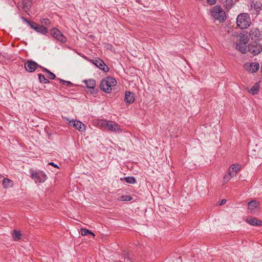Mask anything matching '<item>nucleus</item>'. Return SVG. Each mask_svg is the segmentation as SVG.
<instances>
[{
	"label": "nucleus",
	"instance_id": "obj_23",
	"mask_svg": "<svg viewBox=\"0 0 262 262\" xmlns=\"http://www.w3.org/2000/svg\"><path fill=\"white\" fill-rule=\"evenodd\" d=\"M259 90V85L258 83H255L252 88L249 91L252 95L257 94Z\"/></svg>",
	"mask_w": 262,
	"mask_h": 262
},
{
	"label": "nucleus",
	"instance_id": "obj_26",
	"mask_svg": "<svg viewBox=\"0 0 262 262\" xmlns=\"http://www.w3.org/2000/svg\"><path fill=\"white\" fill-rule=\"evenodd\" d=\"M234 176V174L232 173V171H231L230 169L228 170V174L225 175L223 178V182L224 183H227L228 182L231 178H232Z\"/></svg>",
	"mask_w": 262,
	"mask_h": 262
},
{
	"label": "nucleus",
	"instance_id": "obj_17",
	"mask_svg": "<svg viewBox=\"0 0 262 262\" xmlns=\"http://www.w3.org/2000/svg\"><path fill=\"white\" fill-rule=\"evenodd\" d=\"M23 7L22 9L25 12H28L29 11L31 6H32V1L31 0H22L21 2Z\"/></svg>",
	"mask_w": 262,
	"mask_h": 262
},
{
	"label": "nucleus",
	"instance_id": "obj_9",
	"mask_svg": "<svg viewBox=\"0 0 262 262\" xmlns=\"http://www.w3.org/2000/svg\"><path fill=\"white\" fill-rule=\"evenodd\" d=\"M247 41L245 39H241L239 41L235 44V48L240 51L242 54H246L248 52V46H247Z\"/></svg>",
	"mask_w": 262,
	"mask_h": 262
},
{
	"label": "nucleus",
	"instance_id": "obj_24",
	"mask_svg": "<svg viewBox=\"0 0 262 262\" xmlns=\"http://www.w3.org/2000/svg\"><path fill=\"white\" fill-rule=\"evenodd\" d=\"M124 180L127 183L134 184L136 183V179L134 177H126L123 178H121L120 180L122 181Z\"/></svg>",
	"mask_w": 262,
	"mask_h": 262
},
{
	"label": "nucleus",
	"instance_id": "obj_4",
	"mask_svg": "<svg viewBox=\"0 0 262 262\" xmlns=\"http://www.w3.org/2000/svg\"><path fill=\"white\" fill-rule=\"evenodd\" d=\"M248 36L253 41H260L262 40V29L258 27H253L249 29L247 33Z\"/></svg>",
	"mask_w": 262,
	"mask_h": 262
},
{
	"label": "nucleus",
	"instance_id": "obj_2",
	"mask_svg": "<svg viewBox=\"0 0 262 262\" xmlns=\"http://www.w3.org/2000/svg\"><path fill=\"white\" fill-rule=\"evenodd\" d=\"M116 84L117 81L114 78L107 77L101 81L100 89L106 93H110L112 90V88Z\"/></svg>",
	"mask_w": 262,
	"mask_h": 262
},
{
	"label": "nucleus",
	"instance_id": "obj_1",
	"mask_svg": "<svg viewBox=\"0 0 262 262\" xmlns=\"http://www.w3.org/2000/svg\"><path fill=\"white\" fill-rule=\"evenodd\" d=\"M251 24L250 15L247 13H242L236 18V25L241 29L248 28Z\"/></svg>",
	"mask_w": 262,
	"mask_h": 262
},
{
	"label": "nucleus",
	"instance_id": "obj_28",
	"mask_svg": "<svg viewBox=\"0 0 262 262\" xmlns=\"http://www.w3.org/2000/svg\"><path fill=\"white\" fill-rule=\"evenodd\" d=\"M81 234L83 236H85V235H87L88 234H91L93 236H95L94 233H93L91 231H90V230H88L86 229H84V228H81Z\"/></svg>",
	"mask_w": 262,
	"mask_h": 262
},
{
	"label": "nucleus",
	"instance_id": "obj_11",
	"mask_svg": "<svg viewBox=\"0 0 262 262\" xmlns=\"http://www.w3.org/2000/svg\"><path fill=\"white\" fill-rule=\"evenodd\" d=\"M92 62L97 67L99 68L100 70L104 72H107L109 71V68L105 64L104 61L100 58H97L95 60H92Z\"/></svg>",
	"mask_w": 262,
	"mask_h": 262
},
{
	"label": "nucleus",
	"instance_id": "obj_29",
	"mask_svg": "<svg viewBox=\"0 0 262 262\" xmlns=\"http://www.w3.org/2000/svg\"><path fill=\"white\" fill-rule=\"evenodd\" d=\"M224 4L226 6V8L228 9H230L234 5V2L233 0H225Z\"/></svg>",
	"mask_w": 262,
	"mask_h": 262
},
{
	"label": "nucleus",
	"instance_id": "obj_34",
	"mask_svg": "<svg viewBox=\"0 0 262 262\" xmlns=\"http://www.w3.org/2000/svg\"><path fill=\"white\" fill-rule=\"evenodd\" d=\"M132 199V198L131 196L128 195H125L121 196V200L122 201H129Z\"/></svg>",
	"mask_w": 262,
	"mask_h": 262
},
{
	"label": "nucleus",
	"instance_id": "obj_30",
	"mask_svg": "<svg viewBox=\"0 0 262 262\" xmlns=\"http://www.w3.org/2000/svg\"><path fill=\"white\" fill-rule=\"evenodd\" d=\"M47 72V77L49 78L50 79L53 80L55 79L56 78L55 75L50 71L49 70H46Z\"/></svg>",
	"mask_w": 262,
	"mask_h": 262
},
{
	"label": "nucleus",
	"instance_id": "obj_10",
	"mask_svg": "<svg viewBox=\"0 0 262 262\" xmlns=\"http://www.w3.org/2000/svg\"><path fill=\"white\" fill-rule=\"evenodd\" d=\"M83 82L85 84L88 89H91L90 93L91 94H96L97 93V90L95 89L96 86V80L95 79L84 80Z\"/></svg>",
	"mask_w": 262,
	"mask_h": 262
},
{
	"label": "nucleus",
	"instance_id": "obj_15",
	"mask_svg": "<svg viewBox=\"0 0 262 262\" xmlns=\"http://www.w3.org/2000/svg\"><path fill=\"white\" fill-rule=\"evenodd\" d=\"M135 101L134 94L129 91H126L125 93L124 101L126 103L131 104Z\"/></svg>",
	"mask_w": 262,
	"mask_h": 262
},
{
	"label": "nucleus",
	"instance_id": "obj_3",
	"mask_svg": "<svg viewBox=\"0 0 262 262\" xmlns=\"http://www.w3.org/2000/svg\"><path fill=\"white\" fill-rule=\"evenodd\" d=\"M30 177L36 183L45 182L48 178L47 174L41 170L35 171L33 169L29 170Z\"/></svg>",
	"mask_w": 262,
	"mask_h": 262
},
{
	"label": "nucleus",
	"instance_id": "obj_19",
	"mask_svg": "<svg viewBox=\"0 0 262 262\" xmlns=\"http://www.w3.org/2000/svg\"><path fill=\"white\" fill-rule=\"evenodd\" d=\"M247 222L252 226H262V221L255 217L247 219Z\"/></svg>",
	"mask_w": 262,
	"mask_h": 262
},
{
	"label": "nucleus",
	"instance_id": "obj_14",
	"mask_svg": "<svg viewBox=\"0 0 262 262\" xmlns=\"http://www.w3.org/2000/svg\"><path fill=\"white\" fill-rule=\"evenodd\" d=\"M109 123L110 124L108 127L109 130L115 133H122V129L118 124L113 121H111Z\"/></svg>",
	"mask_w": 262,
	"mask_h": 262
},
{
	"label": "nucleus",
	"instance_id": "obj_21",
	"mask_svg": "<svg viewBox=\"0 0 262 262\" xmlns=\"http://www.w3.org/2000/svg\"><path fill=\"white\" fill-rule=\"evenodd\" d=\"M35 31L43 35H46L48 33V29L46 27L39 25L35 28Z\"/></svg>",
	"mask_w": 262,
	"mask_h": 262
},
{
	"label": "nucleus",
	"instance_id": "obj_40",
	"mask_svg": "<svg viewBox=\"0 0 262 262\" xmlns=\"http://www.w3.org/2000/svg\"><path fill=\"white\" fill-rule=\"evenodd\" d=\"M48 164L50 165H52L56 168H59V166L57 164L54 163L53 162H50V163H49Z\"/></svg>",
	"mask_w": 262,
	"mask_h": 262
},
{
	"label": "nucleus",
	"instance_id": "obj_20",
	"mask_svg": "<svg viewBox=\"0 0 262 262\" xmlns=\"http://www.w3.org/2000/svg\"><path fill=\"white\" fill-rule=\"evenodd\" d=\"M3 185L5 188H11L13 186L14 183L13 181L9 179L4 178L3 180Z\"/></svg>",
	"mask_w": 262,
	"mask_h": 262
},
{
	"label": "nucleus",
	"instance_id": "obj_32",
	"mask_svg": "<svg viewBox=\"0 0 262 262\" xmlns=\"http://www.w3.org/2000/svg\"><path fill=\"white\" fill-rule=\"evenodd\" d=\"M40 22L41 24L47 26H49L51 24L50 20L47 18H41L40 20Z\"/></svg>",
	"mask_w": 262,
	"mask_h": 262
},
{
	"label": "nucleus",
	"instance_id": "obj_5",
	"mask_svg": "<svg viewBox=\"0 0 262 262\" xmlns=\"http://www.w3.org/2000/svg\"><path fill=\"white\" fill-rule=\"evenodd\" d=\"M211 15L215 19L223 22L225 20V12L219 6H214L210 10Z\"/></svg>",
	"mask_w": 262,
	"mask_h": 262
},
{
	"label": "nucleus",
	"instance_id": "obj_42",
	"mask_svg": "<svg viewBox=\"0 0 262 262\" xmlns=\"http://www.w3.org/2000/svg\"><path fill=\"white\" fill-rule=\"evenodd\" d=\"M46 70H48V69H46V68H43V70L44 71H46Z\"/></svg>",
	"mask_w": 262,
	"mask_h": 262
},
{
	"label": "nucleus",
	"instance_id": "obj_41",
	"mask_svg": "<svg viewBox=\"0 0 262 262\" xmlns=\"http://www.w3.org/2000/svg\"><path fill=\"white\" fill-rule=\"evenodd\" d=\"M226 202V200L225 199H223L221 201V202L219 204L220 205H222Z\"/></svg>",
	"mask_w": 262,
	"mask_h": 262
},
{
	"label": "nucleus",
	"instance_id": "obj_25",
	"mask_svg": "<svg viewBox=\"0 0 262 262\" xmlns=\"http://www.w3.org/2000/svg\"><path fill=\"white\" fill-rule=\"evenodd\" d=\"M241 168V165L238 164H232L230 167V170H232V173L234 174V176L236 175V173L237 171L239 170Z\"/></svg>",
	"mask_w": 262,
	"mask_h": 262
},
{
	"label": "nucleus",
	"instance_id": "obj_36",
	"mask_svg": "<svg viewBox=\"0 0 262 262\" xmlns=\"http://www.w3.org/2000/svg\"><path fill=\"white\" fill-rule=\"evenodd\" d=\"M63 118L66 120V122L69 124L72 125L73 124V121H74V119H70L68 117H64Z\"/></svg>",
	"mask_w": 262,
	"mask_h": 262
},
{
	"label": "nucleus",
	"instance_id": "obj_35",
	"mask_svg": "<svg viewBox=\"0 0 262 262\" xmlns=\"http://www.w3.org/2000/svg\"><path fill=\"white\" fill-rule=\"evenodd\" d=\"M123 256H124V261H131L130 259V257L129 256V254L127 252H124L123 253Z\"/></svg>",
	"mask_w": 262,
	"mask_h": 262
},
{
	"label": "nucleus",
	"instance_id": "obj_22",
	"mask_svg": "<svg viewBox=\"0 0 262 262\" xmlns=\"http://www.w3.org/2000/svg\"><path fill=\"white\" fill-rule=\"evenodd\" d=\"M12 236L13 237L14 241H18V240H19L21 238V232L19 230H14L13 231Z\"/></svg>",
	"mask_w": 262,
	"mask_h": 262
},
{
	"label": "nucleus",
	"instance_id": "obj_38",
	"mask_svg": "<svg viewBox=\"0 0 262 262\" xmlns=\"http://www.w3.org/2000/svg\"><path fill=\"white\" fill-rule=\"evenodd\" d=\"M208 4L213 5L215 4L216 0H206Z\"/></svg>",
	"mask_w": 262,
	"mask_h": 262
},
{
	"label": "nucleus",
	"instance_id": "obj_18",
	"mask_svg": "<svg viewBox=\"0 0 262 262\" xmlns=\"http://www.w3.org/2000/svg\"><path fill=\"white\" fill-rule=\"evenodd\" d=\"M251 7L254 9L256 12V14L257 15L261 10L262 4L260 2L253 1Z\"/></svg>",
	"mask_w": 262,
	"mask_h": 262
},
{
	"label": "nucleus",
	"instance_id": "obj_16",
	"mask_svg": "<svg viewBox=\"0 0 262 262\" xmlns=\"http://www.w3.org/2000/svg\"><path fill=\"white\" fill-rule=\"evenodd\" d=\"M72 126L79 132H83L85 129V125L81 121L76 120H74V121H73Z\"/></svg>",
	"mask_w": 262,
	"mask_h": 262
},
{
	"label": "nucleus",
	"instance_id": "obj_39",
	"mask_svg": "<svg viewBox=\"0 0 262 262\" xmlns=\"http://www.w3.org/2000/svg\"><path fill=\"white\" fill-rule=\"evenodd\" d=\"M21 19L26 23L28 24V25L30 24V23L31 21L28 20L26 18H25L24 16L21 17Z\"/></svg>",
	"mask_w": 262,
	"mask_h": 262
},
{
	"label": "nucleus",
	"instance_id": "obj_33",
	"mask_svg": "<svg viewBox=\"0 0 262 262\" xmlns=\"http://www.w3.org/2000/svg\"><path fill=\"white\" fill-rule=\"evenodd\" d=\"M58 80H59L60 81V82H61L63 85H66L67 86L73 85V84L71 81H66L64 80L59 79V78H58Z\"/></svg>",
	"mask_w": 262,
	"mask_h": 262
},
{
	"label": "nucleus",
	"instance_id": "obj_7",
	"mask_svg": "<svg viewBox=\"0 0 262 262\" xmlns=\"http://www.w3.org/2000/svg\"><path fill=\"white\" fill-rule=\"evenodd\" d=\"M50 34L54 38L61 42L64 43L67 41L66 36L56 28H54L50 30Z\"/></svg>",
	"mask_w": 262,
	"mask_h": 262
},
{
	"label": "nucleus",
	"instance_id": "obj_37",
	"mask_svg": "<svg viewBox=\"0 0 262 262\" xmlns=\"http://www.w3.org/2000/svg\"><path fill=\"white\" fill-rule=\"evenodd\" d=\"M29 25L31 27V28L32 29L35 30V28L38 26V24H37L36 23H35L34 22L31 21L30 23V24H29Z\"/></svg>",
	"mask_w": 262,
	"mask_h": 262
},
{
	"label": "nucleus",
	"instance_id": "obj_13",
	"mask_svg": "<svg viewBox=\"0 0 262 262\" xmlns=\"http://www.w3.org/2000/svg\"><path fill=\"white\" fill-rule=\"evenodd\" d=\"M248 209L252 213L257 211L259 207V203L256 200H252L248 203Z\"/></svg>",
	"mask_w": 262,
	"mask_h": 262
},
{
	"label": "nucleus",
	"instance_id": "obj_8",
	"mask_svg": "<svg viewBox=\"0 0 262 262\" xmlns=\"http://www.w3.org/2000/svg\"><path fill=\"white\" fill-rule=\"evenodd\" d=\"M244 67L249 72L253 73L259 70V64L258 62H247L244 64Z\"/></svg>",
	"mask_w": 262,
	"mask_h": 262
},
{
	"label": "nucleus",
	"instance_id": "obj_6",
	"mask_svg": "<svg viewBox=\"0 0 262 262\" xmlns=\"http://www.w3.org/2000/svg\"><path fill=\"white\" fill-rule=\"evenodd\" d=\"M259 41H253L248 46V51L253 56L258 55L262 52V45Z\"/></svg>",
	"mask_w": 262,
	"mask_h": 262
},
{
	"label": "nucleus",
	"instance_id": "obj_31",
	"mask_svg": "<svg viewBox=\"0 0 262 262\" xmlns=\"http://www.w3.org/2000/svg\"><path fill=\"white\" fill-rule=\"evenodd\" d=\"M110 122L111 121H108L106 120H101L100 121L99 123L101 125V126H102V127H106L108 129V126L110 124L109 123H110Z\"/></svg>",
	"mask_w": 262,
	"mask_h": 262
},
{
	"label": "nucleus",
	"instance_id": "obj_12",
	"mask_svg": "<svg viewBox=\"0 0 262 262\" xmlns=\"http://www.w3.org/2000/svg\"><path fill=\"white\" fill-rule=\"evenodd\" d=\"M38 67V64L35 61L29 60L25 64L26 70L29 72H34Z\"/></svg>",
	"mask_w": 262,
	"mask_h": 262
},
{
	"label": "nucleus",
	"instance_id": "obj_27",
	"mask_svg": "<svg viewBox=\"0 0 262 262\" xmlns=\"http://www.w3.org/2000/svg\"><path fill=\"white\" fill-rule=\"evenodd\" d=\"M38 79H39V82L40 83H50V81L47 79V78H46V77H45V76L41 74H39L38 75Z\"/></svg>",
	"mask_w": 262,
	"mask_h": 262
}]
</instances>
